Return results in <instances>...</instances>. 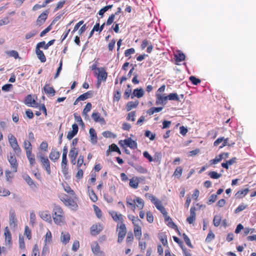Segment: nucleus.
<instances>
[{
  "label": "nucleus",
  "instance_id": "obj_1",
  "mask_svg": "<svg viewBox=\"0 0 256 256\" xmlns=\"http://www.w3.org/2000/svg\"><path fill=\"white\" fill-rule=\"evenodd\" d=\"M126 204L128 208H130L133 211H134L136 207L139 210H142L144 205V200L140 198L134 196L132 198V196H128L126 198Z\"/></svg>",
  "mask_w": 256,
  "mask_h": 256
},
{
  "label": "nucleus",
  "instance_id": "obj_2",
  "mask_svg": "<svg viewBox=\"0 0 256 256\" xmlns=\"http://www.w3.org/2000/svg\"><path fill=\"white\" fill-rule=\"evenodd\" d=\"M52 216L54 222L56 224L62 223L64 220V214L62 209L60 206L55 205L54 208Z\"/></svg>",
  "mask_w": 256,
  "mask_h": 256
},
{
  "label": "nucleus",
  "instance_id": "obj_3",
  "mask_svg": "<svg viewBox=\"0 0 256 256\" xmlns=\"http://www.w3.org/2000/svg\"><path fill=\"white\" fill-rule=\"evenodd\" d=\"M37 158L40 160L42 166L44 167L48 175L51 174L50 163L48 158L41 152H39L37 154Z\"/></svg>",
  "mask_w": 256,
  "mask_h": 256
},
{
  "label": "nucleus",
  "instance_id": "obj_4",
  "mask_svg": "<svg viewBox=\"0 0 256 256\" xmlns=\"http://www.w3.org/2000/svg\"><path fill=\"white\" fill-rule=\"evenodd\" d=\"M60 200L63 202L64 204L68 207L73 210H76L78 209V205L74 200L66 194L60 196Z\"/></svg>",
  "mask_w": 256,
  "mask_h": 256
},
{
  "label": "nucleus",
  "instance_id": "obj_5",
  "mask_svg": "<svg viewBox=\"0 0 256 256\" xmlns=\"http://www.w3.org/2000/svg\"><path fill=\"white\" fill-rule=\"evenodd\" d=\"M94 76L97 78L96 87L98 88L102 82H106L108 77V73L104 68H102L96 72H94Z\"/></svg>",
  "mask_w": 256,
  "mask_h": 256
},
{
  "label": "nucleus",
  "instance_id": "obj_6",
  "mask_svg": "<svg viewBox=\"0 0 256 256\" xmlns=\"http://www.w3.org/2000/svg\"><path fill=\"white\" fill-rule=\"evenodd\" d=\"M7 159L10 164L12 172H16L18 170V164L14 154L10 152L7 156Z\"/></svg>",
  "mask_w": 256,
  "mask_h": 256
},
{
  "label": "nucleus",
  "instance_id": "obj_7",
  "mask_svg": "<svg viewBox=\"0 0 256 256\" xmlns=\"http://www.w3.org/2000/svg\"><path fill=\"white\" fill-rule=\"evenodd\" d=\"M8 142L15 152L19 153L21 152V149L18 144L16 138L12 134L8 135Z\"/></svg>",
  "mask_w": 256,
  "mask_h": 256
},
{
  "label": "nucleus",
  "instance_id": "obj_8",
  "mask_svg": "<svg viewBox=\"0 0 256 256\" xmlns=\"http://www.w3.org/2000/svg\"><path fill=\"white\" fill-rule=\"evenodd\" d=\"M118 144L122 147H124V146L126 145L132 150H135L138 148L136 142L132 140L130 138L125 139L124 140H120L119 141Z\"/></svg>",
  "mask_w": 256,
  "mask_h": 256
},
{
  "label": "nucleus",
  "instance_id": "obj_9",
  "mask_svg": "<svg viewBox=\"0 0 256 256\" xmlns=\"http://www.w3.org/2000/svg\"><path fill=\"white\" fill-rule=\"evenodd\" d=\"M146 196L148 197L158 210L163 206L162 202L152 194L147 193L146 194Z\"/></svg>",
  "mask_w": 256,
  "mask_h": 256
},
{
  "label": "nucleus",
  "instance_id": "obj_10",
  "mask_svg": "<svg viewBox=\"0 0 256 256\" xmlns=\"http://www.w3.org/2000/svg\"><path fill=\"white\" fill-rule=\"evenodd\" d=\"M144 180V177L142 178L138 177V176H133L129 180V186L130 188L136 189L138 187V184L140 183V180Z\"/></svg>",
  "mask_w": 256,
  "mask_h": 256
},
{
  "label": "nucleus",
  "instance_id": "obj_11",
  "mask_svg": "<svg viewBox=\"0 0 256 256\" xmlns=\"http://www.w3.org/2000/svg\"><path fill=\"white\" fill-rule=\"evenodd\" d=\"M60 153L56 148H52L49 154L50 159L53 162H56L60 157Z\"/></svg>",
  "mask_w": 256,
  "mask_h": 256
},
{
  "label": "nucleus",
  "instance_id": "obj_12",
  "mask_svg": "<svg viewBox=\"0 0 256 256\" xmlns=\"http://www.w3.org/2000/svg\"><path fill=\"white\" fill-rule=\"evenodd\" d=\"M48 10H46L43 12H42L38 18L36 23L37 25L41 26L46 21L48 18Z\"/></svg>",
  "mask_w": 256,
  "mask_h": 256
},
{
  "label": "nucleus",
  "instance_id": "obj_13",
  "mask_svg": "<svg viewBox=\"0 0 256 256\" xmlns=\"http://www.w3.org/2000/svg\"><path fill=\"white\" fill-rule=\"evenodd\" d=\"M156 104H166L167 100H168V96H164L160 94H156Z\"/></svg>",
  "mask_w": 256,
  "mask_h": 256
},
{
  "label": "nucleus",
  "instance_id": "obj_14",
  "mask_svg": "<svg viewBox=\"0 0 256 256\" xmlns=\"http://www.w3.org/2000/svg\"><path fill=\"white\" fill-rule=\"evenodd\" d=\"M78 150L76 148H72L70 150L69 156L72 164H76V158L78 156Z\"/></svg>",
  "mask_w": 256,
  "mask_h": 256
},
{
  "label": "nucleus",
  "instance_id": "obj_15",
  "mask_svg": "<svg viewBox=\"0 0 256 256\" xmlns=\"http://www.w3.org/2000/svg\"><path fill=\"white\" fill-rule=\"evenodd\" d=\"M110 215L112 218L113 220L118 224H122L123 222V216L120 214L116 212H112L110 213Z\"/></svg>",
  "mask_w": 256,
  "mask_h": 256
},
{
  "label": "nucleus",
  "instance_id": "obj_16",
  "mask_svg": "<svg viewBox=\"0 0 256 256\" xmlns=\"http://www.w3.org/2000/svg\"><path fill=\"white\" fill-rule=\"evenodd\" d=\"M72 130H70L68 132L67 134V138L69 140L72 139L78 133V127L77 124H74L72 125Z\"/></svg>",
  "mask_w": 256,
  "mask_h": 256
},
{
  "label": "nucleus",
  "instance_id": "obj_17",
  "mask_svg": "<svg viewBox=\"0 0 256 256\" xmlns=\"http://www.w3.org/2000/svg\"><path fill=\"white\" fill-rule=\"evenodd\" d=\"M26 152V157L29 161L30 166H33L36 164V161L34 154H32V150Z\"/></svg>",
  "mask_w": 256,
  "mask_h": 256
},
{
  "label": "nucleus",
  "instance_id": "obj_18",
  "mask_svg": "<svg viewBox=\"0 0 256 256\" xmlns=\"http://www.w3.org/2000/svg\"><path fill=\"white\" fill-rule=\"evenodd\" d=\"M43 90L44 92L51 96H54L55 95L56 90L52 86H50L49 84H46L44 87L43 88Z\"/></svg>",
  "mask_w": 256,
  "mask_h": 256
},
{
  "label": "nucleus",
  "instance_id": "obj_19",
  "mask_svg": "<svg viewBox=\"0 0 256 256\" xmlns=\"http://www.w3.org/2000/svg\"><path fill=\"white\" fill-rule=\"evenodd\" d=\"M40 218L46 222H50L52 220L51 216L48 211H42L40 212Z\"/></svg>",
  "mask_w": 256,
  "mask_h": 256
},
{
  "label": "nucleus",
  "instance_id": "obj_20",
  "mask_svg": "<svg viewBox=\"0 0 256 256\" xmlns=\"http://www.w3.org/2000/svg\"><path fill=\"white\" fill-rule=\"evenodd\" d=\"M196 208L194 207H192L190 210V216H188L186 218V221L188 222L190 224H191L194 222L196 219Z\"/></svg>",
  "mask_w": 256,
  "mask_h": 256
},
{
  "label": "nucleus",
  "instance_id": "obj_21",
  "mask_svg": "<svg viewBox=\"0 0 256 256\" xmlns=\"http://www.w3.org/2000/svg\"><path fill=\"white\" fill-rule=\"evenodd\" d=\"M249 191L250 190L248 188L239 190L236 194L235 196L236 197V198H244L245 196H246Z\"/></svg>",
  "mask_w": 256,
  "mask_h": 256
},
{
  "label": "nucleus",
  "instance_id": "obj_22",
  "mask_svg": "<svg viewBox=\"0 0 256 256\" xmlns=\"http://www.w3.org/2000/svg\"><path fill=\"white\" fill-rule=\"evenodd\" d=\"M88 191L90 199L93 202H96L98 200V196L94 192V190L90 187L88 186Z\"/></svg>",
  "mask_w": 256,
  "mask_h": 256
},
{
  "label": "nucleus",
  "instance_id": "obj_23",
  "mask_svg": "<svg viewBox=\"0 0 256 256\" xmlns=\"http://www.w3.org/2000/svg\"><path fill=\"white\" fill-rule=\"evenodd\" d=\"M89 133L90 137V140L92 143H96L98 140V137L96 130L93 128H90L89 130Z\"/></svg>",
  "mask_w": 256,
  "mask_h": 256
},
{
  "label": "nucleus",
  "instance_id": "obj_24",
  "mask_svg": "<svg viewBox=\"0 0 256 256\" xmlns=\"http://www.w3.org/2000/svg\"><path fill=\"white\" fill-rule=\"evenodd\" d=\"M36 53L38 58L42 62H44L46 61V58L43 52L40 49L36 48Z\"/></svg>",
  "mask_w": 256,
  "mask_h": 256
},
{
  "label": "nucleus",
  "instance_id": "obj_25",
  "mask_svg": "<svg viewBox=\"0 0 256 256\" xmlns=\"http://www.w3.org/2000/svg\"><path fill=\"white\" fill-rule=\"evenodd\" d=\"M153 158V161L154 163H156L157 165H159L161 163L162 155L161 152H156L154 154Z\"/></svg>",
  "mask_w": 256,
  "mask_h": 256
},
{
  "label": "nucleus",
  "instance_id": "obj_26",
  "mask_svg": "<svg viewBox=\"0 0 256 256\" xmlns=\"http://www.w3.org/2000/svg\"><path fill=\"white\" fill-rule=\"evenodd\" d=\"M186 56L182 52H178V54L174 55V59L176 62H181L185 60Z\"/></svg>",
  "mask_w": 256,
  "mask_h": 256
},
{
  "label": "nucleus",
  "instance_id": "obj_27",
  "mask_svg": "<svg viewBox=\"0 0 256 256\" xmlns=\"http://www.w3.org/2000/svg\"><path fill=\"white\" fill-rule=\"evenodd\" d=\"M24 179L26 182V183L30 186V187L36 188V186L35 184L34 181L28 175H26L24 176Z\"/></svg>",
  "mask_w": 256,
  "mask_h": 256
},
{
  "label": "nucleus",
  "instance_id": "obj_28",
  "mask_svg": "<svg viewBox=\"0 0 256 256\" xmlns=\"http://www.w3.org/2000/svg\"><path fill=\"white\" fill-rule=\"evenodd\" d=\"M138 102H129L126 105V109L127 111H130L132 108H136L138 105Z\"/></svg>",
  "mask_w": 256,
  "mask_h": 256
},
{
  "label": "nucleus",
  "instance_id": "obj_29",
  "mask_svg": "<svg viewBox=\"0 0 256 256\" xmlns=\"http://www.w3.org/2000/svg\"><path fill=\"white\" fill-rule=\"evenodd\" d=\"M92 117L96 122H104V118L100 117V114L98 112H93Z\"/></svg>",
  "mask_w": 256,
  "mask_h": 256
},
{
  "label": "nucleus",
  "instance_id": "obj_30",
  "mask_svg": "<svg viewBox=\"0 0 256 256\" xmlns=\"http://www.w3.org/2000/svg\"><path fill=\"white\" fill-rule=\"evenodd\" d=\"M133 95L138 98H142L144 95V91L142 88H136L133 92Z\"/></svg>",
  "mask_w": 256,
  "mask_h": 256
},
{
  "label": "nucleus",
  "instance_id": "obj_31",
  "mask_svg": "<svg viewBox=\"0 0 256 256\" xmlns=\"http://www.w3.org/2000/svg\"><path fill=\"white\" fill-rule=\"evenodd\" d=\"M92 96V91H88L78 96V100H84Z\"/></svg>",
  "mask_w": 256,
  "mask_h": 256
},
{
  "label": "nucleus",
  "instance_id": "obj_32",
  "mask_svg": "<svg viewBox=\"0 0 256 256\" xmlns=\"http://www.w3.org/2000/svg\"><path fill=\"white\" fill-rule=\"evenodd\" d=\"M168 100L180 102V98L176 93H170L168 95Z\"/></svg>",
  "mask_w": 256,
  "mask_h": 256
},
{
  "label": "nucleus",
  "instance_id": "obj_33",
  "mask_svg": "<svg viewBox=\"0 0 256 256\" xmlns=\"http://www.w3.org/2000/svg\"><path fill=\"white\" fill-rule=\"evenodd\" d=\"M222 160V157L220 155V154L219 155L216 156L214 158L210 160V164L211 165L215 164H216L220 162H221Z\"/></svg>",
  "mask_w": 256,
  "mask_h": 256
},
{
  "label": "nucleus",
  "instance_id": "obj_34",
  "mask_svg": "<svg viewBox=\"0 0 256 256\" xmlns=\"http://www.w3.org/2000/svg\"><path fill=\"white\" fill-rule=\"evenodd\" d=\"M17 222L15 212L14 210H10V224H15Z\"/></svg>",
  "mask_w": 256,
  "mask_h": 256
},
{
  "label": "nucleus",
  "instance_id": "obj_35",
  "mask_svg": "<svg viewBox=\"0 0 256 256\" xmlns=\"http://www.w3.org/2000/svg\"><path fill=\"white\" fill-rule=\"evenodd\" d=\"M64 188L67 193L73 196L74 198H76L75 192L73 190H72V188L68 185L66 184V186H64Z\"/></svg>",
  "mask_w": 256,
  "mask_h": 256
},
{
  "label": "nucleus",
  "instance_id": "obj_36",
  "mask_svg": "<svg viewBox=\"0 0 256 256\" xmlns=\"http://www.w3.org/2000/svg\"><path fill=\"white\" fill-rule=\"evenodd\" d=\"M183 169L181 166H178L175 170L173 176L177 178H180L182 174Z\"/></svg>",
  "mask_w": 256,
  "mask_h": 256
},
{
  "label": "nucleus",
  "instance_id": "obj_37",
  "mask_svg": "<svg viewBox=\"0 0 256 256\" xmlns=\"http://www.w3.org/2000/svg\"><path fill=\"white\" fill-rule=\"evenodd\" d=\"M39 148L40 150L43 151L44 152H46L48 151V144L46 141H43L41 142Z\"/></svg>",
  "mask_w": 256,
  "mask_h": 256
},
{
  "label": "nucleus",
  "instance_id": "obj_38",
  "mask_svg": "<svg viewBox=\"0 0 256 256\" xmlns=\"http://www.w3.org/2000/svg\"><path fill=\"white\" fill-rule=\"evenodd\" d=\"M24 146L26 152L32 150V145L30 142L28 140H24Z\"/></svg>",
  "mask_w": 256,
  "mask_h": 256
},
{
  "label": "nucleus",
  "instance_id": "obj_39",
  "mask_svg": "<svg viewBox=\"0 0 256 256\" xmlns=\"http://www.w3.org/2000/svg\"><path fill=\"white\" fill-rule=\"evenodd\" d=\"M74 115L76 122H77L80 125L84 126V123L82 119L80 116L77 113H74Z\"/></svg>",
  "mask_w": 256,
  "mask_h": 256
},
{
  "label": "nucleus",
  "instance_id": "obj_40",
  "mask_svg": "<svg viewBox=\"0 0 256 256\" xmlns=\"http://www.w3.org/2000/svg\"><path fill=\"white\" fill-rule=\"evenodd\" d=\"M208 176H210V178L213 179H218L221 177L222 174H218L216 172L214 171H212L208 173Z\"/></svg>",
  "mask_w": 256,
  "mask_h": 256
},
{
  "label": "nucleus",
  "instance_id": "obj_41",
  "mask_svg": "<svg viewBox=\"0 0 256 256\" xmlns=\"http://www.w3.org/2000/svg\"><path fill=\"white\" fill-rule=\"evenodd\" d=\"M109 148L111 152H117L119 154H121V152L116 144H112L109 146Z\"/></svg>",
  "mask_w": 256,
  "mask_h": 256
},
{
  "label": "nucleus",
  "instance_id": "obj_42",
  "mask_svg": "<svg viewBox=\"0 0 256 256\" xmlns=\"http://www.w3.org/2000/svg\"><path fill=\"white\" fill-rule=\"evenodd\" d=\"M92 106V104L90 102L87 103L84 108L82 111V114L84 116H87V114L90 110Z\"/></svg>",
  "mask_w": 256,
  "mask_h": 256
},
{
  "label": "nucleus",
  "instance_id": "obj_43",
  "mask_svg": "<svg viewBox=\"0 0 256 256\" xmlns=\"http://www.w3.org/2000/svg\"><path fill=\"white\" fill-rule=\"evenodd\" d=\"M228 138H224V140H223V142H222V144L220 146V148H222L226 146H232L235 144L234 142H232L230 144L228 142Z\"/></svg>",
  "mask_w": 256,
  "mask_h": 256
},
{
  "label": "nucleus",
  "instance_id": "obj_44",
  "mask_svg": "<svg viewBox=\"0 0 256 256\" xmlns=\"http://www.w3.org/2000/svg\"><path fill=\"white\" fill-rule=\"evenodd\" d=\"M189 80L194 85H198L201 82L200 79L196 78L194 76H190L189 78Z\"/></svg>",
  "mask_w": 256,
  "mask_h": 256
},
{
  "label": "nucleus",
  "instance_id": "obj_45",
  "mask_svg": "<svg viewBox=\"0 0 256 256\" xmlns=\"http://www.w3.org/2000/svg\"><path fill=\"white\" fill-rule=\"evenodd\" d=\"M247 207V205L244 204H242L235 210L234 212L236 214L239 213L240 212L245 210Z\"/></svg>",
  "mask_w": 256,
  "mask_h": 256
},
{
  "label": "nucleus",
  "instance_id": "obj_46",
  "mask_svg": "<svg viewBox=\"0 0 256 256\" xmlns=\"http://www.w3.org/2000/svg\"><path fill=\"white\" fill-rule=\"evenodd\" d=\"M135 116H136V112L133 111L129 112L128 114V116H126V120H131L132 122H134L135 120Z\"/></svg>",
  "mask_w": 256,
  "mask_h": 256
},
{
  "label": "nucleus",
  "instance_id": "obj_47",
  "mask_svg": "<svg viewBox=\"0 0 256 256\" xmlns=\"http://www.w3.org/2000/svg\"><path fill=\"white\" fill-rule=\"evenodd\" d=\"M136 170L140 174H146L148 170L146 168L143 167L141 166H138L135 168Z\"/></svg>",
  "mask_w": 256,
  "mask_h": 256
},
{
  "label": "nucleus",
  "instance_id": "obj_48",
  "mask_svg": "<svg viewBox=\"0 0 256 256\" xmlns=\"http://www.w3.org/2000/svg\"><path fill=\"white\" fill-rule=\"evenodd\" d=\"M6 54L9 56L11 57H14L15 59H16L18 58V54L16 50H12L6 52Z\"/></svg>",
  "mask_w": 256,
  "mask_h": 256
},
{
  "label": "nucleus",
  "instance_id": "obj_49",
  "mask_svg": "<svg viewBox=\"0 0 256 256\" xmlns=\"http://www.w3.org/2000/svg\"><path fill=\"white\" fill-rule=\"evenodd\" d=\"M135 53V50L134 48H130L126 50L124 52V56L126 57L130 58V55Z\"/></svg>",
  "mask_w": 256,
  "mask_h": 256
},
{
  "label": "nucleus",
  "instance_id": "obj_50",
  "mask_svg": "<svg viewBox=\"0 0 256 256\" xmlns=\"http://www.w3.org/2000/svg\"><path fill=\"white\" fill-rule=\"evenodd\" d=\"M116 15L113 14H112L110 16H109L106 22V24L107 26L110 25L114 21V18H115Z\"/></svg>",
  "mask_w": 256,
  "mask_h": 256
},
{
  "label": "nucleus",
  "instance_id": "obj_51",
  "mask_svg": "<svg viewBox=\"0 0 256 256\" xmlns=\"http://www.w3.org/2000/svg\"><path fill=\"white\" fill-rule=\"evenodd\" d=\"M222 216L220 215H216L213 220L214 224H220Z\"/></svg>",
  "mask_w": 256,
  "mask_h": 256
},
{
  "label": "nucleus",
  "instance_id": "obj_52",
  "mask_svg": "<svg viewBox=\"0 0 256 256\" xmlns=\"http://www.w3.org/2000/svg\"><path fill=\"white\" fill-rule=\"evenodd\" d=\"M145 136L148 137V138H149L151 140H154L155 138H156V135L155 134H152L150 131V130H146V132H145Z\"/></svg>",
  "mask_w": 256,
  "mask_h": 256
},
{
  "label": "nucleus",
  "instance_id": "obj_53",
  "mask_svg": "<svg viewBox=\"0 0 256 256\" xmlns=\"http://www.w3.org/2000/svg\"><path fill=\"white\" fill-rule=\"evenodd\" d=\"M217 198V194H212L208 200V204H210L214 202Z\"/></svg>",
  "mask_w": 256,
  "mask_h": 256
},
{
  "label": "nucleus",
  "instance_id": "obj_54",
  "mask_svg": "<svg viewBox=\"0 0 256 256\" xmlns=\"http://www.w3.org/2000/svg\"><path fill=\"white\" fill-rule=\"evenodd\" d=\"M10 193V192L6 188L0 190V196H9Z\"/></svg>",
  "mask_w": 256,
  "mask_h": 256
},
{
  "label": "nucleus",
  "instance_id": "obj_55",
  "mask_svg": "<svg viewBox=\"0 0 256 256\" xmlns=\"http://www.w3.org/2000/svg\"><path fill=\"white\" fill-rule=\"evenodd\" d=\"M84 157L83 156L80 155L78 158V160H77V167L78 168H80L82 165V164L84 162Z\"/></svg>",
  "mask_w": 256,
  "mask_h": 256
},
{
  "label": "nucleus",
  "instance_id": "obj_56",
  "mask_svg": "<svg viewBox=\"0 0 256 256\" xmlns=\"http://www.w3.org/2000/svg\"><path fill=\"white\" fill-rule=\"evenodd\" d=\"M78 168V170L76 175V177L78 180H79L82 178L84 172H83V170L81 168Z\"/></svg>",
  "mask_w": 256,
  "mask_h": 256
},
{
  "label": "nucleus",
  "instance_id": "obj_57",
  "mask_svg": "<svg viewBox=\"0 0 256 256\" xmlns=\"http://www.w3.org/2000/svg\"><path fill=\"white\" fill-rule=\"evenodd\" d=\"M12 172H10V170H7L5 172L6 174V177L7 181H10L11 179L13 178V176L12 174Z\"/></svg>",
  "mask_w": 256,
  "mask_h": 256
},
{
  "label": "nucleus",
  "instance_id": "obj_58",
  "mask_svg": "<svg viewBox=\"0 0 256 256\" xmlns=\"http://www.w3.org/2000/svg\"><path fill=\"white\" fill-rule=\"evenodd\" d=\"M116 44V40H112L108 44V49L110 51H112Z\"/></svg>",
  "mask_w": 256,
  "mask_h": 256
},
{
  "label": "nucleus",
  "instance_id": "obj_59",
  "mask_svg": "<svg viewBox=\"0 0 256 256\" xmlns=\"http://www.w3.org/2000/svg\"><path fill=\"white\" fill-rule=\"evenodd\" d=\"M121 94L120 91L117 90L114 94V101L118 102L120 99Z\"/></svg>",
  "mask_w": 256,
  "mask_h": 256
},
{
  "label": "nucleus",
  "instance_id": "obj_60",
  "mask_svg": "<svg viewBox=\"0 0 256 256\" xmlns=\"http://www.w3.org/2000/svg\"><path fill=\"white\" fill-rule=\"evenodd\" d=\"M35 100H32V97L30 94H28L26 98L25 99V103L26 104H32V102H34Z\"/></svg>",
  "mask_w": 256,
  "mask_h": 256
},
{
  "label": "nucleus",
  "instance_id": "obj_61",
  "mask_svg": "<svg viewBox=\"0 0 256 256\" xmlns=\"http://www.w3.org/2000/svg\"><path fill=\"white\" fill-rule=\"evenodd\" d=\"M10 22L9 18L8 16L4 18L3 19L0 20V26L6 25Z\"/></svg>",
  "mask_w": 256,
  "mask_h": 256
},
{
  "label": "nucleus",
  "instance_id": "obj_62",
  "mask_svg": "<svg viewBox=\"0 0 256 256\" xmlns=\"http://www.w3.org/2000/svg\"><path fill=\"white\" fill-rule=\"evenodd\" d=\"M94 208L97 216L99 218H101L102 216L101 210L96 206H94Z\"/></svg>",
  "mask_w": 256,
  "mask_h": 256
},
{
  "label": "nucleus",
  "instance_id": "obj_63",
  "mask_svg": "<svg viewBox=\"0 0 256 256\" xmlns=\"http://www.w3.org/2000/svg\"><path fill=\"white\" fill-rule=\"evenodd\" d=\"M144 156L147 158L149 162H151L153 161V158L149 154V153L145 151L143 152Z\"/></svg>",
  "mask_w": 256,
  "mask_h": 256
},
{
  "label": "nucleus",
  "instance_id": "obj_64",
  "mask_svg": "<svg viewBox=\"0 0 256 256\" xmlns=\"http://www.w3.org/2000/svg\"><path fill=\"white\" fill-rule=\"evenodd\" d=\"M62 172L64 176H66L68 174V165L61 166Z\"/></svg>",
  "mask_w": 256,
  "mask_h": 256
}]
</instances>
